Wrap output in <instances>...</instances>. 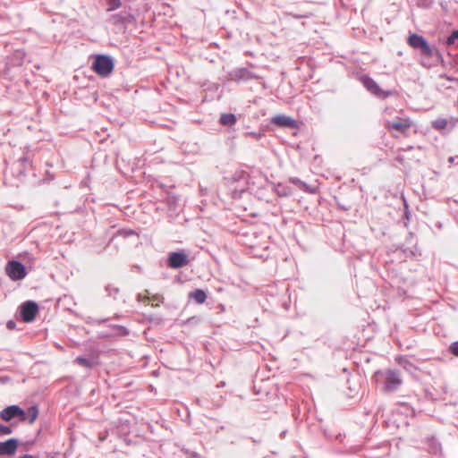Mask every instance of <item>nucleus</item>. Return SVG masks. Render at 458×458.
Segmentation results:
<instances>
[{"instance_id":"f257e3e1","label":"nucleus","mask_w":458,"mask_h":458,"mask_svg":"<svg viewBox=\"0 0 458 458\" xmlns=\"http://www.w3.org/2000/svg\"><path fill=\"white\" fill-rule=\"evenodd\" d=\"M373 379L385 393L395 392L403 383L397 369L377 370L374 373Z\"/></svg>"},{"instance_id":"f03ea898","label":"nucleus","mask_w":458,"mask_h":458,"mask_svg":"<svg viewBox=\"0 0 458 458\" xmlns=\"http://www.w3.org/2000/svg\"><path fill=\"white\" fill-rule=\"evenodd\" d=\"M408 45L426 58L435 57L437 62L444 64V57L438 49L428 44L427 39L417 33H412L407 38Z\"/></svg>"},{"instance_id":"7ed1b4c3","label":"nucleus","mask_w":458,"mask_h":458,"mask_svg":"<svg viewBox=\"0 0 458 458\" xmlns=\"http://www.w3.org/2000/svg\"><path fill=\"white\" fill-rule=\"evenodd\" d=\"M91 70L102 78L108 77L114 69V61L106 54H96L92 56Z\"/></svg>"},{"instance_id":"20e7f679","label":"nucleus","mask_w":458,"mask_h":458,"mask_svg":"<svg viewBox=\"0 0 458 458\" xmlns=\"http://www.w3.org/2000/svg\"><path fill=\"white\" fill-rule=\"evenodd\" d=\"M249 174L246 172H235L232 176L231 190L233 199H239L248 190Z\"/></svg>"},{"instance_id":"39448f33","label":"nucleus","mask_w":458,"mask_h":458,"mask_svg":"<svg viewBox=\"0 0 458 458\" xmlns=\"http://www.w3.org/2000/svg\"><path fill=\"white\" fill-rule=\"evenodd\" d=\"M38 304L34 301H26L19 308L16 317L25 323H30L35 320L38 313Z\"/></svg>"},{"instance_id":"423d86ee","label":"nucleus","mask_w":458,"mask_h":458,"mask_svg":"<svg viewBox=\"0 0 458 458\" xmlns=\"http://www.w3.org/2000/svg\"><path fill=\"white\" fill-rule=\"evenodd\" d=\"M0 419L6 422L13 420L23 421L26 419V411L17 404L8 405L0 411Z\"/></svg>"},{"instance_id":"0eeeda50","label":"nucleus","mask_w":458,"mask_h":458,"mask_svg":"<svg viewBox=\"0 0 458 458\" xmlns=\"http://www.w3.org/2000/svg\"><path fill=\"white\" fill-rule=\"evenodd\" d=\"M7 276L13 281H19L26 277L28 272L22 262L17 259L9 260L5 267Z\"/></svg>"},{"instance_id":"6e6552de","label":"nucleus","mask_w":458,"mask_h":458,"mask_svg":"<svg viewBox=\"0 0 458 458\" xmlns=\"http://www.w3.org/2000/svg\"><path fill=\"white\" fill-rule=\"evenodd\" d=\"M360 81L364 88L377 98L386 99L393 95V91L382 89L379 85L368 75H362Z\"/></svg>"},{"instance_id":"1a4fd4ad","label":"nucleus","mask_w":458,"mask_h":458,"mask_svg":"<svg viewBox=\"0 0 458 458\" xmlns=\"http://www.w3.org/2000/svg\"><path fill=\"white\" fill-rule=\"evenodd\" d=\"M228 79L236 83L245 82L250 80L259 79V76L253 73L246 67H239L228 72Z\"/></svg>"},{"instance_id":"9d476101","label":"nucleus","mask_w":458,"mask_h":458,"mask_svg":"<svg viewBox=\"0 0 458 458\" xmlns=\"http://www.w3.org/2000/svg\"><path fill=\"white\" fill-rule=\"evenodd\" d=\"M167 266L171 268H182L190 262L189 257L183 250L171 251L167 257Z\"/></svg>"},{"instance_id":"9b49d317","label":"nucleus","mask_w":458,"mask_h":458,"mask_svg":"<svg viewBox=\"0 0 458 458\" xmlns=\"http://www.w3.org/2000/svg\"><path fill=\"white\" fill-rule=\"evenodd\" d=\"M108 21L114 25H121L127 28L128 25L135 21V16L128 11H122L118 13L112 14Z\"/></svg>"},{"instance_id":"f8f14e48","label":"nucleus","mask_w":458,"mask_h":458,"mask_svg":"<svg viewBox=\"0 0 458 458\" xmlns=\"http://www.w3.org/2000/svg\"><path fill=\"white\" fill-rule=\"evenodd\" d=\"M414 242V234L412 233H409L408 237L406 239V243L412 245V246H406L405 244H394L391 247L392 250H400L404 254L406 258L408 257H414L417 253V246L416 242L413 244Z\"/></svg>"},{"instance_id":"ddd939ff","label":"nucleus","mask_w":458,"mask_h":458,"mask_svg":"<svg viewBox=\"0 0 458 458\" xmlns=\"http://www.w3.org/2000/svg\"><path fill=\"white\" fill-rule=\"evenodd\" d=\"M20 440L18 438H9L0 442V455L13 457L19 447Z\"/></svg>"},{"instance_id":"4468645a","label":"nucleus","mask_w":458,"mask_h":458,"mask_svg":"<svg viewBox=\"0 0 458 458\" xmlns=\"http://www.w3.org/2000/svg\"><path fill=\"white\" fill-rule=\"evenodd\" d=\"M271 124L279 128L296 129L298 128L297 121L285 114H277L271 118Z\"/></svg>"},{"instance_id":"2eb2a0df","label":"nucleus","mask_w":458,"mask_h":458,"mask_svg":"<svg viewBox=\"0 0 458 458\" xmlns=\"http://www.w3.org/2000/svg\"><path fill=\"white\" fill-rule=\"evenodd\" d=\"M426 445H427L428 452L429 454H435V455L441 454V451H442L441 444L435 437L432 436L430 437H428L427 441H426Z\"/></svg>"},{"instance_id":"dca6fc26","label":"nucleus","mask_w":458,"mask_h":458,"mask_svg":"<svg viewBox=\"0 0 458 458\" xmlns=\"http://www.w3.org/2000/svg\"><path fill=\"white\" fill-rule=\"evenodd\" d=\"M165 201L166 202L170 210L175 211L178 207L179 196L174 194L172 191L166 190L165 191Z\"/></svg>"},{"instance_id":"f3484780","label":"nucleus","mask_w":458,"mask_h":458,"mask_svg":"<svg viewBox=\"0 0 458 458\" xmlns=\"http://www.w3.org/2000/svg\"><path fill=\"white\" fill-rule=\"evenodd\" d=\"M410 126H411V123L407 120L403 121V122H397V121H393V122L387 121L386 122V127L389 130H395V131H398L401 132H403L405 130L410 128Z\"/></svg>"},{"instance_id":"a211bd4d","label":"nucleus","mask_w":458,"mask_h":458,"mask_svg":"<svg viewBox=\"0 0 458 458\" xmlns=\"http://www.w3.org/2000/svg\"><path fill=\"white\" fill-rule=\"evenodd\" d=\"M74 362L81 367H84L88 369H92L96 364L95 358L93 357H86V356H78L74 360Z\"/></svg>"},{"instance_id":"6ab92c4d","label":"nucleus","mask_w":458,"mask_h":458,"mask_svg":"<svg viewBox=\"0 0 458 458\" xmlns=\"http://www.w3.org/2000/svg\"><path fill=\"white\" fill-rule=\"evenodd\" d=\"M207 293L202 289H195L189 293V298L194 300L198 304H202L207 300Z\"/></svg>"},{"instance_id":"aec40b11","label":"nucleus","mask_w":458,"mask_h":458,"mask_svg":"<svg viewBox=\"0 0 458 458\" xmlns=\"http://www.w3.org/2000/svg\"><path fill=\"white\" fill-rule=\"evenodd\" d=\"M236 122H237V117L233 113L222 114L219 118L220 124H222L224 126H233L236 123Z\"/></svg>"},{"instance_id":"412c9836","label":"nucleus","mask_w":458,"mask_h":458,"mask_svg":"<svg viewBox=\"0 0 458 458\" xmlns=\"http://www.w3.org/2000/svg\"><path fill=\"white\" fill-rule=\"evenodd\" d=\"M275 191L279 197H287L293 194V188L284 183L275 185Z\"/></svg>"},{"instance_id":"4be33fe9","label":"nucleus","mask_w":458,"mask_h":458,"mask_svg":"<svg viewBox=\"0 0 458 458\" xmlns=\"http://www.w3.org/2000/svg\"><path fill=\"white\" fill-rule=\"evenodd\" d=\"M449 123L451 124L450 128H453L455 124V122L453 120L448 121L445 118H438L432 122V127L437 130H443L447 128Z\"/></svg>"},{"instance_id":"5701e85b","label":"nucleus","mask_w":458,"mask_h":458,"mask_svg":"<svg viewBox=\"0 0 458 458\" xmlns=\"http://www.w3.org/2000/svg\"><path fill=\"white\" fill-rule=\"evenodd\" d=\"M38 416V409L37 405H32L29 408L28 411H26V419L23 421H28L30 424H32Z\"/></svg>"},{"instance_id":"b1692460","label":"nucleus","mask_w":458,"mask_h":458,"mask_svg":"<svg viewBox=\"0 0 458 458\" xmlns=\"http://www.w3.org/2000/svg\"><path fill=\"white\" fill-rule=\"evenodd\" d=\"M105 291H106L107 296L112 297L114 299H116V297L120 292L119 288L114 284H107L105 287Z\"/></svg>"},{"instance_id":"393cba45","label":"nucleus","mask_w":458,"mask_h":458,"mask_svg":"<svg viewBox=\"0 0 458 458\" xmlns=\"http://www.w3.org/2000/svg\"><path fill=\"white\" fill-rule=\"evenodd\" d=\"M17 424L12 423L11 425H4L3 423H0V436H7L13 432V426H16Z\"/></svg>"},{"instance_id":"a878e982","label":"nucleus","mask_w":458,"mask_h":458,"mask_svg":"<svg viewBox=\"0 0 458 458\" xmlns=\"http://www.w3.org/2000/svg\"><path fill=\"white\" fill-rule=\"evenodd\" d=\"M106 4H107L106 12L115 11L122 6L121 0H107Z\"/></svg>"},{"instance_id":"bb28decb","label":"nucleus","mask_w":458,"mask_h":458,"mask_svg":"<svg viewBox=\"0 0 458 458\" xmlns=\"http://www.w3.org/2000/svg\"><path fill=\"white\" fill-rule=\"evenodd\" d=\"M457 43L458 46V30H454L452 33L446 38L445 44L447 46H452Z\"/></svg>"},{"instance_id":"cd10ccee","label":"nucleus","mask_w":458,"mask_h":458,"mask_svg":"<svg viewBox=\"0 0 458 458\" xmlns=\"http://www.w3.org/2000/svg\"><path fill=\"white\" fill-rule=\"evenodd\" d=\"M448 352L454 357L458 358V340L451 343L448 347Z\"/></svg>"},{"instance_id":"c85d7f7f","label":"nucleus","mask_w":458,"mask_h":458,"mask_svg":"<svg viewBox=\"0 0 458 458\" xmlns=\"http://www.w3.org/2000/svg\"><path fill=\"white\" fill-rule=\"evenodd\" d=\"M290 182L292 183L295 184L296 186H298L301 190L308 187L304 182L301 181L299 178H296V177L290 178Z\"/></svg>"},{"instance_id":"c756f323","label":"nucleus","mask_w":458,"mask_h":458,"mask_svg":"<svg viewBox=\"0 0 458 458\" xmlns=\"http://www.w3.org/2000/svg\"><path fill=\"white\" fill-rule=\"evenodd\" d=\"M200 321H201V318H200L199 317L193 316V317L189 318L184 322V324H186V325H197V324H199Z\"/></svg>"},{"instance_id":"7c9ffc66","label":"nucleus","mask_w":458,"mask_h":458,"mask_svg":"<svg viewBox=\"0 0 458 458\" xmlns=\"http://www.w3.org/2000/svg\"><path fill=\"white\" fill-rule=\"evenodd\" d=\"M118 332L122 335H128L130 334V330L124 327V326H118L117 327Z\"/></svg>"},{"instance_id":"2f4dec72","label":"nucleus","mask_w":458,"mask_h":458,"mask_svg":"<svg viewBox=\"0 0 458 458\" xmlns=\"http://www.w3.org/2000/svg\"><path fill=\"white\" fill-rule=\"evenodd\" d=\"M18 163L20 166H26L27 164H30V160L27 157H22L19 158Z\"/></svg>"},{"instance_id":"473e14b6","label":"nucleus","mask_w":458,"mask_h":458,"mask_svg":"<svg viewBox=\"0 0 458 458\" xmlns=\"http://www.w3.org/2000/svg\"><path fill=\"white\" fill-rule=\"evenodd\" d=\"M6 327L9 330H15L16 329V322L14 320H13V319L8 320L7 323H6Z\"/></svg>"},{"instance_id":"72a5a7b5","label":"nucleus","mask_w":458,"mask_h":458,"mask_svg":"<svg viewBox=\"0 0 458 458\" xmlns=\"http://www.w3.org/2000/svg\"><path fill=\"white\" fill-rule=\"evenodd\" d=\"M122 233L125 236V237H129V236H131V235H134V234H137L135 231L133 230H123L122 231Z\"/></svg>"},{"instance_id":"f704fd0d","label":"nucleus","mask_w":458,"mask_h":458,"mask_svg":"<svg viewBox=\"0 0 458 458\" xmlns=\"http://www.w3.org/2000/svg\"><path fill=\"white\" fill-rule=\"evenodd\" d=\"M399 363L405 369H409L410 367H412L411 363L408 361L407 360H404L403 361H399Z\"/></svg>"},{"instance_id":"c9c22d12","label":"nucleus","mask_w":458,"mask_h":458,"mask_svg":"<svg viewBox=\"0 0 458 458\" xmlns=\"http://www.w3.org/2000/svg\"><path fill=\"white\" fill-rule=\"evenodd\" d=\"M25 174H26L25 166H21L17 172V175L18 176H25Z\"/></svg>"},{"instance_id":"e433bc0d","label":"nucleus","mask_w":458,"mask_h":458,"mask_svg":"<svg viewBox=\"0 0 458 458\" xmlns=\"http://www.w3.org/2000/svg\"><path fill=\"white\" fill-rule=\"evenodd\" d=\"M248 134L255 137L258 140H259L263 136V134L261 132H255V131L248 132Z\"/></svg>"},{"instance_id":"4c0bfd02","label":"nucleus","mask_w":458,"mask_h":458,"mask_svg":"<svg viewBox=\"0 0 458 458\" xmlns=\"http://www.w3.org/2000/svg\"><path fill=\"white\" fill-rule=\"evenodd\" d=\"M395 160L399 163V164H403L404 163V156L403 155H398L396 157H395Z\"/></svg>"},{"instance_id":"58836bf2","label":"nucleus","mask_w":458,"mask_h":458,"mask_svg":"<svg viewBox=\"0 0 458 458\" xmlns=\"http://www.w3.org/2000/svg\"><path fill=\"white\" fill-rule=\"evenodd\" d=\"M448 162L450 164H454V163L458 164V157H450L448 158Z\"/></svg>"},{"instance_id":"ea45409f","label":"nucleus","mask_w":458,"mask_h":458,"mask_svg":"<svg viewBox=\"0 0 458 458\" xmlns=\"http://www.w3.org/2000/svg\"><path fill=\"white\" fill-rule=\"evenodd\" d=\"M287 434V429H284L280 433V438H284Z\"/></svg>"},{"instance_id":"a19ab883","label":"nucleus","mask_w":458,"mask_h":458,"mask_svg":"<svg viewBox=\"0 0 458 458\" xmlns=\"http://www.w3.org/2000/svg\"><path fill=\"white\" fill-rule=\"evenodd\" d=\"M18 458H35L32 454H25Z\"/></svg>"},{"instance_id":"79ce46f5","label":"nucleus","mask_w":458,"mask_h":458,"mask_svg":"<svg viewBox=\"0 0 458 458\" xmlns=\"http://www.w3.org/2000/svg\"><path fill=\"white\" fill-rule=\"evenodd\" d=\"M8 380H9V377H3L1 378V381H2L3 383L7 382Z\"/></svg>"},{"instance_id":"37998d69","label":"nucleus","mask_w":458,"mask_h":458,"mask_svg":"<svg viewBox=\"0 0 458 458\" xmlns=\"http://www.w3.org/2000/svg\"><path fill=\"white\" fill-rule=\"evenodd\" d=\"M421 64H422L423 66H425V67H429V66H430V64H427V62H426V61H421Z\"/></svg>"},{"instance_id":"c03bdc74","label":"nucleus","mask_w":458,"mask_h":458,"mask_svg":"<svg viewBox=\"0 0 458 458\" xmlns=\"http://www.w3.org/2000/svg\"><path fill=\"white\" fill-rule=\"evenodd\" d=\"M413 149V146H408L407 148H403L404 151H409Z\"/></svg>"},{"instance_id":"a18cd8bd","label":"nucleus","mask_w":458,"mask_h":458,"mask_svg":"<svg viewBox=\"0 0 458 458\" xmlns=\"http://www.w3.org/2000/svg\"><path fill=\"white\" fill-rule=\"evenodd\" d=\"M196 403H197L198 405H199V406H201V405H202V404H201V400H200V399H199V398H197V399H196Z\"/></svg>"},{"instance_id":"49530a36","label":"nucleus","mask_w":458,"mask_h":458,"mask_svg":"<svg viewBox=\"0 0 458 458\" xmlns=\"http://www.w3.org/2000/svg\"><path fill=\"white\" fill-rule=\"evenodd\" d=\"M445 77L446 78V80H448V81H454V78H452V77H450V76H447V75H446V76H445Z\"/></svg>"},{"instance_id":"de8ad7c7","label":"nucleus","mask_w":458,"mask_h":458,"mask_svg":"<svg viewBox=\"0 0 458 458\" xmlns=\"http://www.w3.org/2000/svg\"><path fill=\"white\" fill-rule=\"evenodd\" d=\"M225 386V382H222L220 385H217V387Z\"/></svg>"},{"instance_id":"09e8293b","label":"nucleus","mask_w":458,"mask_h":458,"mask_svg":"<svg viewBox=\"0 0 458 458\" xmlns=\"http://www.w3.org/2000/svg\"><path fill=\"white\" fill-rule=\"evenodd\" d=\"M225 386V382H222L220 385H217V387Z\"/></svg>"},{"instance_id":"8fccbe9b","label":"nucleus","mask_w":458,"mask_h":458,"mask_svg":"<svg viewBox=\"0 0 458 458\" xmlns=\"http://www.w3.org/2000/svg\"><path fill=\"white\" fill-rule=\"evenodd\" d=\"M225 386V382H222L220 385H217V387Z\"/></svg>"}]
</instances>
